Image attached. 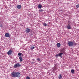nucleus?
I'll return each instance as SVG.
<instances>
[{
    "mask_svg": "<svg viewBox=\"0 0 79 79\" xmlns=\"http://www.w3.org/2000/svg\"><path fill=\"white\" fill-rule=\"evenodd\" d=\"M0 27H3V25L2 24H1L0 25Z\"/></svg>",
    "mask_w": 79,
    "mask_h": 79,
    "instance_id": "23",
    "label": "nucleus"
},
{
    "mask_svg": "<svg viewBox=\"0 0 79 79\" xmlns=\"http://www.w3.org/2000/svg\"><path fill=\"white\" fill-rule=\"evenodd\" d=\"M67 28L68 29H71V26L69 25V24L67 26Z\"/></svg>",
    "mask_w": 79,
    "mask_h": 79,
    "instance_id": "12",
    "label": "nucleus"
},
{
    "mask_svg": "<svg viewBox=\"0 0 79 79\" xmlns=\"http://www.w3.org/2000/svg\"><path fill=\"white\" fill-rule=\"evenodd\" d=\"M21 66V65L19 64H16L14 65V67L15 68H17L18 67H19Z\"/></svg>",
    "mask_w": 79,
    "mask_h": 79,
    "instance_id": "3",
    "label": "nucleus"
},
{
    "mask_svg": "<svg viewBox=\"0 0 79 79\" xmlns=\"http://www.w3.org/2000/svg\"><path fill=\"white\" fill-rule=\"evenodd\" d=\"M35 48V47H34V45H32L31 48H30V49H31V50H33V49H34Z\"/></svg>",
    "mask_w": 79,
    "mask_h": 79,
    "instance_id": "9",
    "label": "nucleus"
},
{
    "mask_svg": "<svg viewBox=\"0 0 79 79\" xmlns=\"http://www.w3.org/2000/svg\"><path fill=\"white\" fill-rule=\"evenodd\" d=\"M39 11H40V12H42V11H43V10H40Z\"/></svg>",
    "mask_w": 79,
    "mask_h": 79,
    "instance_id": "22",
    "label": "nucleus"
},
{
    "mask_svg": "<svg viewBox=\"0 0 79 79\" xmlns=\"http://www.w3.org/2000/svg\"><path fill=\"white\" fill-rule=\"evenodd\" d=\"M12 54V51L10 50L8 52L7 54L8 55H11Z\"/></svg>",
    "mask_w": 79,
    "mask_h": 79,
    "instance_id": "5",
    "label": "nucleus"
},
{
    "mask_svg": "<svg viewBox=\"0 0 79 79\" xmlns=\"http://www.w3.org/2000/svg\"><path fill=\"white\" fill-rule=\"evenodd\" d=\"M56 56H59V54H56Z\"/></svg>",
    "mask_w": 79,
    "mask_h": 79,
    "instance_id": "24",
    "label": "nucleus"
},
{
    "mask_svg": "<svg viewBox=\"0 0 79 79\" xmlns=\"http://www.w3.org/2000/svg\"><path fill=\"white\" fill-rule=\"evenodd\" d=\"M19 59L20 60V62H21L23 61V58H22V57L20 56L19 57Z\"/></svg>",
    "mask_w": 79,
    "mask_h": 79,
    "instance_id": "11",
    "label": "nucleus"
},
{
    "mask_svg": "<svg viewBox=\"0 0 79 79\" xmlns=\"http://www.w3.org/2000/svg\"><path fill=\"white\" fill-rule=\"evenodd\" d=\"M68 44L70 47H72L74 45V43L72 42L68 41Z\"/></svg>",
    "mask_w": 79,
    "mask_h": 79,
    "instance_id": "2",
    "label": "nucleus"
},
{
    "mask_svg": "<svg viewBox=\"0 0 79 79\" xmlns=\"http://www.w3.org/2000/svg\"><path fill=\"white\" fill-rule=\"evenodd\" d=\"M17 8L18 9H21V6L20 5H18L17 6Z\"/></svg>",
    "mask_w": 79,
    "mask_h": 79,
    "instance_id": "7",
    "label": "nucleus"
},
{
    "mask_svg": "<svg viewBox=\"0 0 79 79\" xmlns=\"http://www.w3.org/2000/svg\"><path fill=\"white\" fill-rule=\"evenodd\" d=\"M10 76L12 77H20L21 73L19 72H12L11 73Z\"/></svg>",
    "mask_w": 79,
    "mask_h": 79,
    "instance_id": "1",
    "label": "nucleus"
},
{
    "mask_svg": "<svg viewBox=\"0 0 79 79\" xmlns=\"http://www.w3.org/2000/svg\"><path fill=\"white\" fill-rule=\"evenodd\" d=\"M62 78V76H61V75L60 74L58 76V79H61Z\"/></svg>",
    "mask_w": 79,
    "mask_h": 79,
    "instance_id": "16",
    "label": "nucleus"
},
{
    "mask_svg": "<svg viewBox=\"0 0 79 79\" xmlns=\"http://www.w3.org/2000/svg\"><path fill=\"white\" fill-rule=\"evenodd\" d=\"M26 79H30V77L28 76H27L26 77Z\"/></svg>",
    "mask_w": 79,
    "mask_h": 79,
    "instance_id": "18",
    "label": "nucleus"
},
{
    "mask_svg": "<svg viewBox=\"0 0 79 79\" xmlns=\"http://www.w3.org/2000/svg\"><path fill=\"white\" fill-rule=\"evenodd\" d=\"M25 31L27 33H29L31 31V29L29 28H27L26 29Z\"/></svg>",
    "mask_w": 79,
    "mask_h": 79,
    "instance_id": "4",
    "label": "nucleus"
},
{
    "mask_svg": "<svg viewBox=\"0 0 79 79\" xmlns=\"http://www.w3.org/2000/svg\"><path fill=\"white\" fill-rule=\"evenodd\" d=\"M57 46L58 47L60 48V47H61V44H60V43H57Z\"/></svg>",
    "mask_w": 79,
    "mask_h": 79,
    "instance_id": "13",
    "label": "nucleus"
},
{
    "mask_svg": "<svg viewBox=\"0 0 79 79\" xmlns=\"http://www.w3.org/2000/svg\"><path fill=\"white\" fill-rule=\"evenodd\" d=\"M33 61H34V59H33Z\"/></svg>",
    "mask_w": 79,
    "mask_h": 79,
    "instance_id": "25",
    "label": "nucleus"
},
{
    "mask_svg": "<svg viewBox=\"0 0 79 79\" xmlns=\"http://www.w3.org/2000/svg\"><path fill=\"white\" fill-rule=\"evenodd\" d=\"M18 55L19 56H21L22 55V56H23V53H21V52H19V53L18 54Z\"/></svg>",
    "mask_w": 79,
    "mask_h": 79,
    "instance_id": "8",
    "label": "nucleus"
},
{
    "mask_svg": "<svg viewBox=\"0 0 79 79\" xmlns=\"http://www.w3.org/2000/svg\"><path fill=\"white\" fill-rule=\"evenodd\" d=\"M76 8H79V4H78L76 6Z\"/></svg>",
    "mask_w": 79,
    "mask_h": 79,
    "instance_id": "20",
    "label": "nucleus"
},
{
    "mask_svg": "<svg viewBox=\"0 0 79 79\" xmlns=\"http://www.w3.org/2000/svg\"><path fill=\"white\" fill-rule=\"evenodd\" d=\"M63 53H60L59 54V55L60 57H61V58H62V55H63Z\"/></svg>",
    "mask_w": 79,
    "mask_h": 79,
    "instance_id": "10",
    "label": "nucleus"
},
{
    "mask_svg": "<svg viewBox=\"0 0 79 79\" xmlns=\"http://www.w3.org/2000/svg\"><path fill=\"white\" fill-rule=\"evenodd\" d=\"M37 60L38 61H40V59L39 58L37 59Z\"/></svg>",
    "mask_w": 79,
    "mask_h": 79,
    "instance_id": "19",
    "label": "nucleus"
},
{
    "mask_svg": "<svg viewBox=\"0 0 79 79\" xmlns=\"http://www.w3.org/2000/svg\"><path fill=\"white\" fill-rule=\"evenodd\" d=\"M43 24L44 26H46L47 25L46 23H43Z\"/></svg>",
    "mask_w": 79,
    "mask_h": 79,
    "instance_id": "21",
    "label": "nucleus"
},
{
    "mask_svg": "<svg viewBox=\"0 0 79 79\" xmlns=\"http://www.w3.org/2000/svg\"><path fill=\"white\" fill-rule=\"evenodd\" d=\"M71 72L72 73H74V69H72L71 70Z\"/></svg>",
    "mask_w": 79,
    "mask_h": 79,
    "instance_id": "17",
    "label": "nucleus"
},
{
    "mask_svg": "<svg viewBox=\"0 0 79 79\" xmlns=\"http://www.w3.org/2000/svg\"><path fill=\"white\" fill-rule=\"evenodd\" d=\"M5 36L6 37H10V34L8 33H6L5 34Z\"/></svg>",
    "mask_w": 79,
    "mask_h": 79,
    "instance_id": "6",
    "label": "nucleus"
},
{
    "mask_svg": "<svg viewBox=\"0 0 79 79\" xmlns=\"http://www.w3.org/2000/svg\"><path fill=\"white\" fill-rule=\"evenodd\" d=\"M42 6L41 4H39L38 5V8H42Z\"/></svg>",
    "mask_w": 79,
    "mask_h": 79,
    "instance_id": "14",
    "label": "nucleus"
},
{
    "mask_svg": "<svg viewBox=\"0 0 79 79\" xmlns=\"http://www.w3.org/2000/svg\"><path fill=\"white\" fill-rule=\"evenodd\" d=\"M58 68H57V67H56V66H55L54 67V68L53 69V70L54 71H55V70H56V69H57Z\"/></svg>",
    "mask_w": 79,
    "mask_h": 79,
    "instance_id": "15",
    "label": "nucleus"
}]
</instances>
